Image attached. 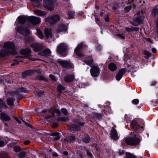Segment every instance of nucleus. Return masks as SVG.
I'll list each match as a JSON object with an SVG mask.
<instances>
[{
	"mask_svg": "<svg viewBox=\"0 0 158 158\" xmlns=\"http://www.w3.org/2000/svg\"><path fill=\"white\" fill-rule=\"evenodd\" d=\"M84 46L83 44L81 43L75 49V52L76 54L78 56L80 57L84 56L85 55L82 53L81 52L82 48Z\"/></svg>",
	"mask_w": 158,
	"mask_h": 158,
	"instance_id": "nucleus-8",
	"label": "nucleus"
},
{
	"mask_svg": "<svg viewBox=\"0 0 158 158\" xmlns=\"http://www.w3.org/2000/svg\"><path fill=\"white\" fill-rule=\"evenodd\" d=\"M131 126L134 129H139L140 128V126L138 125L135 121H133L131 124Z\"/></svg>",
	"mask_w": 158,
	"mask_h": 158,
	"instance_id": "nucleus-28",
	"label": "nucleus"
},
{
	"mask_svg": "<svg viewBox=\"0 0 158 158\" xmlns=\"http://www.w3.org/2000/svg\"><path fill=\"white\" fill-rule=\"evenodd\" d=\"M126 155L127 158H136L135 155L126 152Z\"/></svg>",
	"mask_w": 158,
	"mask_h": 158,
	"instance_id": "nucleus-43",
	"label": "nucleus"
},
{
	"mask_svg": "<svg viewBox=\"0 0 158 158\" xmlns=\"http://www.w3.org/2000/svg\"><path fill=\"white\" fill-rule=\"evenodd\" d=\"M68 120V118L67 117H59L57 119L58 121H61L62 122H66Z\"/></svg>",
	"mask_w": 158,
	"mask_h": 158,
	"instance_id": "nucleus-36",
	"label": "nucleus"
},
{
	"mask_svg": "<svg viewBox=\"0 0 158 158\" xmlns=\"http://www.w3.org/2000/svg\"><path fill=\"white\" fill-rule=\"evenodd\" d=\"M75 78V76L73 74H67L64 78V80L65 81L69 83L73 81Z\"/></svg>",
	"mask_w": 158,
	"mask_h": 158,
	"instance_id": "nucleus-13",
	"label": "nucleus"
},
{
	"mask_svg": "<svg viewBox=\"0 0 158 158\" xmlns=\"http://www.w3.org/2000/svg\"><path fill=\"white\" fill-rule=\"evenodd\" d=\"M4 142L3 140L0 138V147H2L4 146Z\"/></svg>",
	"mask_w": 158,
	"mask_h": 158,
	"instance_id": "nucleus-56",
	"label": "nucleus"
},
{
	"mask_svg": "<svg viewBox=\"0 0 158 158\" xmlns=\"http://www.w3.org/2000/svg\"><path fill=\"white\" fill-rule=\"evenodd\" d=\"M58 126L57 123H53L52 124V127L54 128Z\"/></svg>",
	"mask_w": 158,
	"mask_h": 158,
	"instance_id": "nucleus-57",
	"label": "nucleus"
},
{
	"mask_svg": "<svg viewBox=\"0 0 158 158\" xmlns=\"http://www.w3.org/2000/svg\"><path fill=\"white\" fill-rule=\"evenodd\" d=\"M90 72L94 77H97L99 74V69L97 65L94 66L90 69Z\"/></svg>",
	"mask_w": 158,
	"mask_h": 158,
	"instance_id": "nucleus-5",
	"label": "nucleus"
},
{
	"mask_svg": "<svg viewBox=\"0 0 158 158\" xmlns=\"http://www.w3.org/2000/svg\"><path fill=\"white\" fill-rule=\"evenodd\" d=\"M17 30L20 34L25 35H28L30 33L29 30L24 27L21 26L18 27Z\"/></svg>",
	"mask_w": 158,
	"mask_h": 158,
	"instance_id": "nucleus-9",
	"label": "nucleus"
},
{
	"mask_svg": "<svg viewBox=\"0 0 158 158\" xmlns=\"http://www.w3.org/2000/svg\"><path fill=\"white\" fill-rule=\"evenodd\" d=\"M44 6L48 10H52L54 6V2L52 0H45L44 1Z\"/></svg>",
	"mask_w": 158,
	"mask_h": 158,
	"instance_id": "nucleus-4",
	"label": "nucleus"
},
{
	"mask_svg": "<svg viewBox=\"0 0 158 158\" xmlns=\"http://www.w3.org/2000/svg\"><path fill=\"white\" fill-rule=\"evenodd\" d=\"M61 112L65 115L68 114V112L67 109L64 108H62L61 109Z\"/></svg>",
	"mask_w": 158,
	"mask_h": 158,
	"instance_id": "nucleus-47",
	"label": "nucleus"
},
{
	"mask_svg": "<svg viewBox=\"0 0 158 158\" xmlns=\"http://www.w3.org/2000/svg\"><path fill=\"white\" fill-rule=\"evenodd\" d=\"M30 143V141L29 140H26L24 142V143L26 145H27Z\"/></svg>",
	"mask_w": 158,
	"mask_h": 158,
	"instance_id": "nucleus-62",
	"label": "nucleus"
},
{
	"mask_svg": "<svg viewBox=\"0 0 158 158\" xmlns=\"http://www.w3.org/2000/svg\"><path fill=\"white\" fill-rule=\"evenodd\" d=\"M139 102V101L138 99H135L132 100L131 101V102L134 104L137 105Z\"/></svg>",
	"mask_w": 158,
	"mask_h": 158,
	"instance_id": "nucleus-51",
	"label": "nucleus"
},
{
	"mask_svg": "<svg viewBox=\"0 0 158 158\" xmlns=\"http://www.w3.org/2000/svg\"><path fill=\"white\" fill-rule=\"evenodd\" d=\"M30 46L33 48L34 51L38 52L41 50L43 48V46L41 44L35 43L30 44Z\"/></svg>",
	"mask_w": 158,
	"mask_h": 158,
	"instance_id": "nucleus-11",
	"label": "nucleus"
},
{
	"mask_svg": "<svg viewBox=\"0 0 158 158\" xmlns=\"http://www.w3.org/2000/svg\"><path fill=\"white\" fill-rule=\"evenodd\" d=\"M139 30V28L138 27H132V31H138Z\"/></svg>",
	"mask_w": 158,
	"mask_h": 158,
	"instance_id": "nucleus-58",
	"label": "nucleus"
},
{
	"mask_svg": "<svg viewBox=\"0 0 158 158\" xmlns=\"http://www.w3.org/2000/svg\"><path fill=\"white\" fill-rule=\"evenodd\" d=\"M125 71L126 69H121L119 71L116 77V79L117 80H120Z\"/></svg>",
	"mask_w": 158,
	"mask_h": 158,
	"instance_id": "nucleus-16",
	"label": "nucleus"
},
{
	"mask_svg": "<svg viewBox=\"0 0 158 158\" xmlns=\"http://www.w3.org/2000/svg\"><path fill=\"white\" fill-rule=\"evenodd\" d=\"M37 32L38 36L40 39H43L44 37V35L41 31L37 29Z\"/></svg>",
	"mask_w": 158,
	"mask_h": 158,
	"instance_id": "nucleus-38",
	"label": "nucleus"
},
{
	"mask_svg": "<svg viewBox=\"0 0 158 158\" xmlns=\"http://www.w3.org/2000/svg\"><path fill=\"white\" fill-rule=\"evenodd\" d=\"M16 120L19 123H21V121L19 119V118L17 117H15V118Z\"/></svg>",
	"mask_w": 158,
	"mask_h": 158,
	"instance_id": "nucleus-64",
	"label": "nucleus"
},
{
	"mask_svg": "<svg viewBox=\"0 0 158 158\" xmlns=\"http://www.w3.org/2000/svg\"><path fill=\"white\" fill-rule=\"evenodd\" d=\"M86 151L87 156H88L89 157H92L93 156L92 154V152L88 149H87Z\"/></svg>",
	"mask_w": 158,
	"mask_h": 158,
	"instance_id": "nucleus-46",
	"label": "nucleus"
},
{
	"mask_svg": "<svg viewBox=\"0 0 158 158\" xmlns=\"http://www.w3.org/2000/svg\"><path fill=\"white\" fill-rule=\"evenodd\" d=\"M90 137L88 135H85L82 138L81 141L85 143H88L89 142Z\"/></svg>",
	"mask_w": 158,
	"mask_h": 158,
	"instance_id": "nucleus-30",
	"label": "nucleus"
},
{
	"mask_svg": "<svg viewBox=\"0 0 158 158\" xmlns=\"http://www.w3.org/2000/svg\"><path fill=\"white\" fill-rule=\"evenodd\" d=\"M53 18L55 23L59 21L60 20V18L59 15H52Z\"/></svg>",
	"mask_w": 158,
	"mask_h": 158,
	"instance_id": "nucleus-41",
	"label": "nucleus"
},
{
	"mask_svg": "<svg viewBox=\"0 0 158 158\" xmlns=\"http://www.w3.org/2000/svg\"><path fill=\"white\" fill-rule=\"evenodd\" d=\"M63 154L65 156H67L68 155L69 153L67 151H64L63 152Z\"/></svg>",
	"mask_w": 158,
	"mask_h": 158,
	"instance_id": "nucleus-63",
	"label": "nucleus"
},
{
	"mask_svg": "<svg viewBox=\"0 0 158 158\" xmlns=\"http://www.w3.org/2000/svg\"><path fill=\"white\" fill-rule=\"evenodd\" d=\"M104 19L106 22H108L109 21V17L107 15L104 18Z\"/></svg>",
	"mask_w": 158,
	"mask_h": 158,
	"instance_id": "nucleus-59",
	"label": "nucleus"
},
{
	"mask_svg": "<svg viewBox=\"0 0 158 158\" xmlns=\"http://www.w3.org/2000/svg\"><path fill=\"white\" fill-rule=\"evenodd\" d=\"M31 50L29 48L24 49L20 51V52L22 54L27 56H31Z\"/></svg>",
	"mask_w": 158,
	"mask_h": 158,
	"instance_id": "nucleus-14",
	"label": "nucleus"
},
{
	"mask_svg": "<svg viewBox=\"0 0 158 158\" xmlns=\"http://www.w3.org/2000/svg\"><path fill=\"white\" fill-rule=\"evenodd\" d=\"M0 108H7L4 102L1 100H0Z\"/></svg>",
	"mask_w": 158,
	"mask_h": 158,
	"instance_id": "nucleus-35",
	"label": "nucleus"
},
{
	"mask_svg": "<svg viewBox=\"0 0 158 158\" xmlns=\"http://www.w3.org/2000/svg\"><path fill=\"white\" fill-rule=\"evenodd\" d=\"M19 64V61L14 62V63H12L11 65L12 66H14L15 64L18 65Z\"/></svg>",
	"mask_w": 158,
	"mask_h": 158,
	"instance_id": "nucleus-60",
	"label": "nucleus"
},
{
	"mask_svg": "<svg viewBox=\"0 0 158 158\" xmlns=\"http://www.w3.org/2000/svg\"><path fill=\"white\" fill-rule=\"evenodd\" d=\"M59 133L57 132H52L50 134V135L55 136V137L53 139V140H59L60 138L59 135Z\"/></svg>",
	"mask_w": 158,
	"mask_h": 158,
	"instance_id": "nucleus-24",
	"label": "nucleus"
},
{
	"mask_svg": "<svg viewBox=\"0 0 158 158\" xmlns=\"http://www.w3.org/2000/svg\"><path fill=\"white\" fill-rule=\"evenodd\" d=\"M14 150L16 152H18L21 150L20 147L18 146H15L14 148Z\"/></svg>",
	"mask_w": 158,
	"mask_h": 158,
	"instance_id": "nucleus-49",
	"label": "nucleus"
},
{
	"mask_svg": "<svg viewBox=\"0 0 158 158\" xmlns=\"http://www.w3.org/2000/svg\"><path fill=\"white\" fill-rule=\"evenodd\" d=\"M68 18L69 19L73 18L75 15V13L74 11H69L68 13Z\"/></svg>",
	"mask_w": 158,
	"mask_h": 158,
	"instance_id": "nucleus-37",
	"label": "nucleus"
},
{
	"mask_svg": "<svg viewBox=\"0 0 158 158\" xmlns=\"http://www.w3.org/2000/svg\"><path fill=\"white\" fill-rule=\"evenodd\" d=\"M19 23L20 24H23L26 21V18L23 16H20L18 18Z\"/></svg>",
	"mask_w": 158,
	"mask_h": 158,
	"instance_id": "nucleus-27",
	"label": "nucleus"
},
{
	"mask_svg": "<svg viewBox=\"0 0 158 158\" xmlns=\"http://www.w3.org/2000/svg\"><path fill=\"white\" fill-rule=\"evenodd\" d=\"M68 46L65 43H61L58 46L57 49V52L60 55L65 56L68 53Z\"/></svg>",
	"mask_w": 158,
	"mask_h": 158,
	"instance_id": "nucleus-3",
	"label": "nucleus"
},
{
	"mask_svg": "<svg viewBox=\"0 0 158 158\" xmlns=\"http://www.w3.org/2000/svg\"><path fill=\"white\" fill-rule=\"evenodd\" d=\"M49 112H51L52 113V115H51V116H47L46 117H45V118L46 119H49V118H51V117L53 116L54 114L55 113H56L58 115H60V110L59 109H55L53 110V111L50 110L49 111Z\"/></svg>",
	"mask_w": 158,
	"mask_h": 158,
	"instance_id": "nucleus-20",
	"label": "nucleus"
},
{
	"mask_svg": "<svg viewBox=\"0 0 158 158\" xmlns=\"http://www.w3.org/2000/svg\"><path fill=\"white\" fill-rule=\"evenodd\" d=\"M132 8V6L131 5L126 6L124 8L125 10L127 11H129Z\"/></svg>",
	"mask_w": 158,
	"mask_h": 158,
	"instance_id": "nucleus-52",
	"label": "nucleus"
},
{
	"mask_svg": "<svg viewBox=\"0 0 158 158\" xmlns=\"http://www.w3.org/2000/svg\"><path fill=\"white\" fill-rule=\"evenodd\" d=\"M0 118L2 120L7 121L10 119V117L4 113H2L0 115Z\"/></svg>",
	"mask_w": 158,
	"mask_h": 158,
	"instance_id": "nucleus-21",
	"label": "nucleus"
},
{
	"mask_svg": "<svg viewBox=\"0 0 158 158\" xmlns=\"http://www.w3.org/2000/svg\"><path fill=\"white\" fill-rule=\"evenodd\" d=\"M158 14V9L157 8H154L152 10V14L154 16Z\"/></svg>",
	"mask_w": 158,
	"mask_h": 158,
	"instance_id": "nucleus-45",
	"label": "nucleus"
},
{
	"mask_svg": "<svg viewBox=\"0 0 158 158\" xmlns=\"http://www.w3.org/2000/svg\"><path fill=\"white\" fill-rule=\"evenodd\" d=\"M31 71L30 70L25 71L22 73V76L23 77H25L28 75L31 74Z\"/></svg>",
	"mask_w": 158,
	"mask_h": 158,
	"instance_id": "nucleus-39",
	"label": "nucleus"
},
{
	"mask_svg": "<svg viewBox=\"0 0 158 158\" xmlns=\"http://www.w3.org/2000/svg\"><path fill=\"white\" fill-rule=\"evenodd\" d=\"M104 110L106 111L109 112L110 110V107L108 106H105V109Z\"/></svg>",
	"mask_w": 158,
	"mask_h": 158,
	"instance_id": "nucleus-54",
	"label": "nucleus"
},
{
	"mask_svg": "<svg viewBox=\"0 0 158 158\" xmlns=\"http://www.w3.org/2000/svg\"><path fill=\"white\" fill-rule=\"evenodd\" d=\"M64 88L61 85H59L57 86V90L59 92H61L62 90H64Z\"/></svg>",
	"mask_w": 158,
	"mask_h": 158,
	"instance_id": "nucleus-50",
	"label": "nucleus"
},
{
	"mask_svg": "<svg viewBox=\"0 0 158 158\" xmlns=\"http://www.w3.org/2000/svg\"><path fill=\"white\" fill-rule=\"evenodd\" d=\"M109 69L111 71H115L117 68V66L114 63H110L108 65Z\"/></svg>",
	"mask_w": 158,
	"mask_h": 158,
	"instance_id": "nucleus-29",
	"label": "nucleus"
},
{
	"mask_svg": "<svg viewBox=\"0 0 158 158\" xmlns=\"http://www.w3.org/2000/svg\"><path fill=\"white\" fill-rule=\"evenodd\" d=\"M58 63L64 68L66 69L70 68L72 67V64L69 61L64 60H60Z\"/></svg>",
	"mask_w": 158,
	"mask_h": 158,
	"instance_id": "nucleus-10",
	"label": "nucleus"
},
{
	"mask_svg": "<svg viewBox=\"0 0 158 158\" xmlns=\"http://www.w3.org/2000/svg\"><path fill=\"white\" fill-rule=\"evenodd\" d=\"M15 99L14 98H9L7 100V103L8 105L13 106L14 105V102Z\"/></svg>",
	"mask_w": 158,
	"mask_h": 158,
	"instance_id": "nucleus-34",
	"label": "nucleus"
},
{
	"mask_svg": "<svg viewBox=\"0 0 158 158\" xmlns=\"http://www.w3.org/2000/svg\"><path fill=\"white\" fill-rule=\"evenodd\" d=\"M141 140V137H137L135 135L133 137L125 138L124 139L126 144L131 146L139 145Z\"/></svg>",
	"mask_w": 158,
	"mask_h": 158,
	"instance_id": "nucleus-2",
	"label": "nucleus"
},
{
	"mask_svg": "<svg viewBox=\"0 0 158 158\" xmlns=\"http://www.w3.org/2000/svg\"><path fill=\"white\" fill-rule=\"evenodd\" d=\"M26 154V152L23 151L19 153L18 155V156L19 158H23L25 157Z\"/></svg>",
	"mask_w": 158,
	"mask_h": 158,
	"instance_id": "nucleus-40",
	"label": "nucleus"
},
{
	"mask_svg": "<svg viewBox=\"0 0 158 158\" xmlns=\"http://www.w3.org/2000/svg\"><path fill=\"white\" fill-rule=\"evenodd\" d=\"M75 139L76 137L75 136L70 135L65 138L64 140V142L73 143L75 141Z\"/></svg>",
	"mask_w": 158,
	"mask_h": 158,
	"instance_id": "nucleus-17",
	"label": "nucleus"
},
{
	"mask_svg": "<svg viewBox=\"0 0 158 158\" xmlns=\"http://www.w3.org/2000/svg\"><path fill=\"white\" fill-rule=\"evenodd\" d=\"M93 116L94 118L97 119L100 118L102 117V115L101 114L97 113L94 114Z\"/></svg>",
	"mask_w": 158,
	"mask_h": 158,
	"instance_id": "nucleus-44",
	"label": "nucleus"
},
{
	"mask_svg": "<svg viewBox=\"0 0 158 158\" xmlns=\"http://www.w3.org/2000/svg\"><path fill=\"white\" fill-rule=\"evenodd\" d=\"M111 136L114 140H116L118 139L116 130L114 128H113L111 130Z\"/></svg>",
	"mask_w": 158,
	"mask_h": 158,
	"instance_id": "nucleus-18",
	"label": "nucleus"
},
{
	"mask_svg": "<svg viewBox=\"0 0 158 158\" xmlns=\"http://www.w3.org/2000/svg\"><path fill=\"white\" fill-rule=\"evenodd\" d=\"M125 29L126 31L128 32L132 31V28L126 27Z\"/></svg>",
	"mask_w": 158,
	"mask_h": 158,
	"instance_id": "nucleus-61",
	"label": "nucleus"
},
{
	"mask_svg": "<svg viewBox=\"0 0 158 158\" xmlns=\"http://www.w3.org/2000/svg\"><path fill=\"white\" fill-rule=\"evenodd\" d=\"M84 125V123H80L78 122L76 124H73L70 126V128L71 130L75 131L79 130L81 129L80 126H83Z\"/></svg>",
	"mask_w": 158,
	"mask_h": 158,
	"instance_id": "nucleus-7",
	"label": "nucleus"
},
{
	"mask_svg": "<svg viewBox=\"0 0 158 158\" xmlns=\"http://www.w3.org/2000/svg\"><path fill=\"white\" fill-rule=\"evenodd\" d=\"M51 52L49 49H47L44 50L42 53V55L44 56H49Z\"/></svg>",
	"mask_w": 158,
	"mask_h": 158,
	"instance_id": "nucleus-32",
	"label": "nucleus"
},
{
	"mask_svg": "<svg viewBox=\"0 0 158 158\" xmlns=\"http://www.w3.org/2000/svg\"><path fill=\"white\" fill-rule=\"evenodd\" d=\"M49 76L52 80H53L54 81H56L57 79L54 75L52 74H50L49 75Z\"/></svg>",
	"mask_w": 158,
	"mask_h": 158,
	"instance_id": "nucleus-53",
	"label": "nucleus"
},
{
	"mask_svg": "<svg viewBox=\"0 0 158 158\" xmlns=\"http://www.w3.org/2000/svg\"><path fill=\"white\" fill-rule=\"evenodd\" d=\"M14 44L11 42H7L4 43L3 47L6 49L1 50L0 56L4 57L9 54L14 55L15 53Z\"/></svg>",
	"mask_w": 158,
	"mask_h": 158,
	"instance_id": "nucleus-1",
	"label": "nucleus"
},
{
	"mask_svg": "<svg viewBox=\"0 0 158 158\" xmlns=\"http://www.w3.org/2000/svg\"><path fill=\"white\" fill-rule=\"evenodd\" d=\"M84 61L86 64L91 67V68L96 65L94 64L92 59H90L88 60H84Z\"/></svg>",
	"mask_w": 158,
	"mask_h": 158,
	"instance_id": "nucleus-26",
	"label": "nucleus"
},
{
	"mask_svg": "<svg viewBox=\"0 0 158 158\" xmlns=\"http://www.w3.org/2000/svg\"><path fill=\"white\" fill-rule=\"evenodd\" d=\"M46 21L50 25H52L56 23L53 19L52 16H48L45 19Z\"/></svg>",
	"mask_w": 158,
	"mask_h": 158,
	"instance_id": "nucleus-25",
	"label": "nucleus"
},
{
	"mask_svg": "<svg viewBox=\"0 0 158 158\" xmlns=\"http://www.w3.org/2000/svg\"><path fill=\"white\" fill-rule=\"evenodd\" d=\"M144 54L145 55L147 56V57H146L147 59L149 57L151 56L152 55L151 53H149L146 50L144 51Z\"/></svg>",
	"mask_w": 158,
	"mask_h": 158,
	"instance_id": "nucleus-48",
	"label": "nucleus"
},
{
	"mask_svg": "<svg viewBox=\"0 0 158 158\" xmlns=\"http://www.w3.org/2000/svg\"><path fill=\"white\" fill-rule=\"evenodd\" d=\"M35 78L37 80H42L47 82L48 81V79L45 78L44 76L41 75H38L35 77Z\"/></svg>",
	"mask_w": 158,
	"mask_h": 158,
	"instance_id": "nucleus-31",
	"label": "nucleus"
},
{
	"mask_svg": "<svg viewBox=\"0 0 158 158\" xmlns=\"http://www.w3.org/2000/svg\"><path fill=\"white\" fill-rule=\"evenodd\" d=\"M28 19L34 25H36L40 23L41 20L40 18L33 16L29 17Z\"/></svg>",
	"mask_w": 158,
	"mask_h": 158,
	"instance_id": "nucleus-6",
	"label": "nucleus"
},
{
	"mask_svg": "<svg viewBox=\"0 0 158 158\" xmlns=\"http://www.w3.org/2000/svg\"><path fill=\"white\" fill-rule=\"evenodd\" d=\"M117 35L121 39H124L125 38L124 35L123 34H118Z\"/></svg>",
	"mask_w": 158,
	"mask_h": 158,
	"instance_id": "nucleus-55",
	"label": "nucleus"
},
{
	"mask_svg": "<svg viewBox=\"0 0 158 158\" xmlns=\"http://www.w3.org/2000/svg\"><path fill=\"white\" fill-rule=\"evenodd\" d=\"M45 35L48 39L52 38V35L50 29L46 28L44 30Z\"/></svg>",
	"mask_w": 158,
	"mask_h": 158,
	"instance_id": "nucleus-22",
	"label": "nucleus"
},
{
	"mask_svg": "<svg viewBox=\"0 0 158 158\" xmlns=\"http://www.w3.org/2000/svg\"><path fill=\"white\" fill-rule=\"evenodd\" d=\"M32 4L35 6H38L40 5L42 0H30Z\"/></svg>",
	"mask_w": 158,
	"mask_h": 158,
	"instance_id": "nucleus-33",
	"label": "nucleus"
},
{
	"mask_svg": "<svg viewBox=\"0 0 158 158\" xmlns=\"http://www.w3.org/2000/svg\"><path fill=\"white\" fill-rule=\"evenodd\" d=\"M33 12L37 15L42 16L45 15L46 13L44 11H43L39 10H33Z\"/></svg>",
	"mask_w": 158,
	"mask_h": 158,
	"instance_id": "nucleus-23",
	"label": "nucleus"
},
{
	"mask_svg": "<svg viewBox=\"0 0 158 158\" xmlns=\"http://www.w3.org/2000/svg\"><path fill=\"white\" fill-rule=\"evenodd\" d=\"M66 30V27L64 25L61 24L58 26L56 29V31L57 32L60 33L62 31H65Z\"/></svg>",
	"mask_w": 158,
	"mask_h": 158,
	"instance_id": "nucleus-19",
	"label": "nucleus"
},
{
	"mask_svg": "<svg viewBox=\"0 0 158 158\" xmlns=\"http://www.w3.org/2000/svg\"><path fill=\"white\" fill-rule=\"evenodd\" d=\"M28 92L26 88L24 87H22L21 88L18 89L14 93V95H19L21 93H28Z\"/></svg>",
	"mask_w": 158,
	"mask_h": 158,
	"instance_id": "nucleus-15",
	"label": "nucleus"
},
{
	"mask_svg": "<svg viewBox=\"0 0 158 158\" xmlns=\"http://www.w3.org/2000/svg\"><path fill=\"white\" fill-rule=\"evenodd\" d=\"M0 156L3 158H9L8 153L7 152H5L2 153L0 155Z\"/></svg>",
	"mask_w": 158,
	"mask_h": 158,
	"instance_id": "nucleus-42",
	"label": "nucleus"
},
{
	"mask_svg": "<svg viewBox=\"0 0 158 158\" xmlns=\"http://www.w3.org/2000/svg\"><path fill=\"white\" fill-rule=\"evenodd\" d=\"M143 18L142 17H137L133 20L132 22V24L135 26H138L139 24L142 23Z\"/></svg>",
	"mask_w": 158,
	"mask_h": 158,
	"instance_id": "nucleus-12",
	"label": "nucleus"
}]
</instances>
